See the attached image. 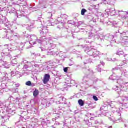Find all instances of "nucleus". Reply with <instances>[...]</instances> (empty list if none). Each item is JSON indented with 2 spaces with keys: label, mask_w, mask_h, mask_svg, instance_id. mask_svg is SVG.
Instances as JSON below:
<instances>
[{
  "label": "nucleus",
  "mask_w": 128,
  "mask_h": 128,
  "mask_svg": "<svg viewBox=\"0 0 128 128\" xmlns=\"http://www.w3.org/2000/svg\"><path fill=\"white\" fill-rule=\"evenodd\" d=\"M118 84H120V86H122H122H124V84H128V82H124V81H122V80H118Z\"/></svg>",
  "instance_id": "obj_18"
},
{
  "label": "nucleus",
  "mask_w": 128,
  "mask_h": 128,
  "mask_svg": "<svg viewBox=\"0 0 128 128\" xmlns=\"http://www.w3.org/2000/svg\"><path fill=\"white\" fill-rule=\"evenodd\" d=\"M16 88H18V87H20V84H16Z\"/></svg>",
  "instance_id": "obj_54"
},
{
  "label": "nucleus",
  "mask_w": 128,
  "mask_h": 128,
  "mask_svg": "<svg viewBox=\"0 0 128 128\" xmlns=\"http://www.w3.org/2000/svg\"><path fill=\"white\" fill-rule=\"evenodd\" d=\"M64 72H68V68H64Z\"/></svg>",
  "instance_id": "obj_42"
},
{
  "label": "nucleus",
  "mask_w": 128,
  "mask_h": 128,
  "mask_svg": "<svg viewBox=\"0 0 128 128\" xmlns=\"http://www.w3.org/2000/svg\"><path fill=\"white\" fill-rule=\"evenodd\" d=\"M28 63V61L25 60H23V61L22 62V64H26Z\"/></svg>",
  "instance_id": "obj_46"
},
{
  "label": "nucleus",
  "mask_w": 128,
  "mask_h": 128,
  "mask_svg": "<svg viewBox=\"0 0 128 128\" xmlns=\"http://www.w3.org/2000/svg\"><path fill=\"white\" fill-rule=\"evenodd\" d=\"M26 84L28 86H32V82L30 81H28L26 82Z\"/></svg>",
  "instance_id": "obj_32"
},
{
  "label": "nucleus",
  "mask_w": 128,
  "mask_h": 128,
  "mask_svg": "<svg viewBox=\"0 0 128 128\" xmlns=\"http://www.w3.org/2000/svg\"><path fill=\"white\" fill-rule=\"evenodd\" d=\"M45 47H42L40 48L42 52H46V50H48V46L46 45H44Z\"/></svg>",
  "instance_id": "obj_22"
},
{
  "label": "nucleus",
  "mask_w": 128,
  "mask_h": 128,
  "mask_svg": "<svg viewBox=\"0 0 128 128\" xmlns=\"http://www.w3.org/2000/svg\"><path fill=\"white\" fill-rule=\"evenodd\" d=\"M0 82H3V83L6 82V78H4V77L3 78L0 79Z\"/></svg>",
  "instance_id": "obj_35"
},
{
  "label": "nucleus",
  "mask_w": 128,
  "mask_h": 128,
  "mask_svg": "<svg viewBox=\"0 0 128 128\" xmlns=\"http://www.w3.org/2000/svg\"><path fill=\"white\" fill-rule=\"evenodd\" d=\"M17 16L18 18H20L22 16H24V12L22 10H18L17 11Z\"/></svg>",
  "instance_id": "obj_13"
},
{
  "label": "nucleus",
  "mask_w": 128,
  "mask_h": 128,
  "mask_svg": "<svg viewBox=\"0 0 128 128\" xmlns=\"http://www.w3.org/2000/svg\"><path fill=\"white\" fill-rule=\"evenodd\" d=\"M78 104L80 106H84V102L82 100H78Z\"/></svg>",
  "instance_id": "obj_24"
},
{
  "label": "nucleus",
  "mask_w": 128,
  "mask_h": 128,
  "mask_svg": "<svg viewBox=\"0 0 128 128\" xmlns=\"http://www.w3.org/2000/svg\"><path fill=\"white\" fill-rule=\"evenodd\" d=\"M68 24H74V22L72 20H69L68 22Z\"/></svg>",
  "instance_id": "obj_36"
},
{
  "label": "nucleus",
  "mask_w": 128,
  "mask_h": 128,
  "mask_svg": "<svg viewBox=\"0 0 128 128\" xmlns=\"http://www.w3.org/2000/svg\"><path fill=\"white\" fill-rule=\"evenodd\" d=\"M100 42H104V39L100 38Z\"/></svg>",
  "instance_id": "obj_52"
},
{
  "label": "nucleus",
  "mask_w": 128,
  "mask_h": 128,
  "mask_svg": "<svg viewBox=\"0 0 128 128\" xmlns=\"http://www.w3.org/2000/svg\"><path fill=\"white\" fill-rule=\"evenodd\" d=\"M3 66L5 68H10V63L8 62H4V64H3Z\"/></svg>",
  "instance_id": "obj_19"
},
{
  "label": "nucleus",
  "mask_w": 128,
  "mask_h": 128,
  "mask_svg": "<svg viewBox=\"0 0 128 128\" xmlns=\"http://www.w3.org/2000/svg\"><path fill=\"white\" fill-rule=\"evenodd\" d=\"M11 74H12V76H18V74H20V76L22 74L20 72H14V71L11 72Z\"/></svg>",
  "instance_id": "obj_21"
},
{
  "label": "nucleus",
  "mask_w": 128,
  "mask_h": 128,
  "mask_svg": "<svg viewBox=\"0 0 128 128\" xmlns=\"http://www.w3.org/2000/svg\"><path fill=\"white\" fill-rule=\"evenodd\" d=\"M117 54H118V56H122V55L124 54V52H117Z\"/></svg>",
  "instance_id": "obj_40"
},
{
  "label": "nucleus",
  "mask_w": 128,
  "mask_h": 128,
  "mask_svg": "<svg viewBox=\"0 0 128 128\" xmlns=\"http://www.w3.org/2000/svg\"><path fill=\"white\" fill-rule=\"evenodd\" d=\"M48 16H49V18H52V12H48Z\"/></svg>",
  "instance_id": "obj_38"
},
{
  "label": "nucleus",
  "mask_w": 128,
  "mask_h": 128,
  "mask_svg": "<svg viewBox=\"0 0 128 128\" xmlns=\"http://www.w3.org/2000/svg\"><path fill=\"white\" fill-rule=\"evenodd\" d=\"M90 62H92V60L90 59H88L84 62L85 64H90Z\"/></svg>",
  "instance_id": "obj_27"
},
{
  "label": "nucleus",
  "mask_w": 128,
  "mask_h": 128,
  "mask_svg": "<svg viewBox=\"0 0 128 128\" xmlns=\"http://www.w3.org/2000/svg\"><path fill=\"white\" fill-rule=\"evenodd\" d=\"M104 108H106V106H102V108H100V110H104Z\"/></svg>",
  "instance_id": "obj_44"
},
{
  "label": "nucleus",
  "mask_w": 128,
  "mask_h": 128,
  "mask_svg": "<svg viewBox=\"0 0 128 128\" xmlns=\"http://www.w3.org/2000/svg\"><path fill=\"white\" fill-rule=\"evenodd\" d=\"M101 64H102V66H104L106 64H104V62H101Z\"/></svg>",
  "instance_id": "obj_51"
},
{
  "label": "nucleus",
  "mask_w": 128,
  "mask_h": 128,
  "mask_svg": "<svg viewBox=\"0 0 128 128\" xmlns=\"http://www.w3.org/2000/svg\"><path fill=\"white\" fill-rule=\"evenodd\" d=\"M24 37L26 38H28L29 44H31V46H34V44H44V46H48V40L46 38V36H43L42 37L40 38V40H38L36 38V36L34 35L30 36L28 34H25Z\"/></svg>",
  "instance_id": "obj_1"
},
{
  "label": "nucleus",
  "mask_w": 128,
  "mask_h": 128,
  "mask_svg": "<svg viewBox=\"0 0 128 128\" xmlns=\"http://www.w3.org/2000/svg\"><path fill=\"white\" fill-rule=\"evenodd\" d=\"M40 92H38V89H36L34 92V98H36L38 96Z\"/></svg>",
  "instance_id": "obj_20"
},
{
  "label": "nucleus",
  "mask_w": 128,
  "mask_h": 128,
  "mask_svg": "<svg viewBox=\"0 0 128 128\" xmlns=\"http://www.w3.org/2000/svg\"><path fill=\"white\" fill-rule=\"evenodd\" d=\"M51 48L54 50V48H56V46H54L52 44H48V48Z\"/></svg>",
  "instance_id": "obj_26"
},
{
  "label": "nucleus",
  "mask_w": 128,
  "mask_h": 128,
  "mask_svg": "<svg viewBox=\"0 0 128 128\" xmlns=\"http://www.w3.org/2000/svg\"><path fill=\"white\" fill-rule=\"evenodd\" d=\"M109 119L110 120H112V119L110 117H109Z\"/></svg>",
  "instance_id": "obj_60"
},
{
  "label": "nucleus",
  "mask_w": 128,
  "mask_h": 128,
  "mask_svg": "<svg viewBox=\"0 0 128 128\" xmlns=\"http://www.w3.org/2000/svg\"><path fill=\"white\" fill-rule=\"evenodd\" d=\"M116 122H118V120H113V122H114V124H116Z\"/></svg>",
  "instance_id": "obj_58"
},
{
  "label": "nucleus",
  "mask_w": 128,
  "mask_h": 128,
  "mask_svg": "<svg viewBox=\"0 0 128 128\" xmlns=\"http://www.w3.org/2000/svg\"><path fill=\"white\" fill-rule=\"evenodd\" d=\"M124 58H126V60H128V55H125Z\"/></svg>",
  "instance_id": "obj_50"
},
{
  "label": "nucleus",
  "mask_w": 128,
  "mask_h": 128,
  "mask_svg": "<svg viewBox=\"0 0 128 128\" xmlns=\"http://www.w3.org/2000/svg\"><path fill=\"white\" fill-rule=\"evenodd\" d=\"M0 24H4L6 28H12L10 22L8 20V19L2 15H0Z\"/></svg>",
  "instance_id": "obj_6"
},
{
  "label": "nucleus",
  "mask_w": 128,
  "mask_h": 128,
  "mask_svg": "<svg viewBox=\"0 0 128 128\" xmlns=\"http://www.w3.org/2000/svg\"><path fill=\"white\" fill-rule=\"evenodd\" d=\"M90 37L94 36V34H92V32H90Z\"/></svg>",
  "instance_id": "obj_47"
},
{
  "label": "nucleus",
  "mask_w": 128,
  "mask_h": 128,
  "mask_svg": "<svg viewBox=\"0 0 128 128\" xmlns=\"http://www.w3.org/2000/svg\"><path fill=\"white\" fill-rule=\"evenodd\" d=\"M86 9H82L81 12V14L82 16H84V14L86 12Z\"/></svg>",
  "instance_id": "obj_30"
},
{
  "label": "nucleus",
  "mask_w": 128,
  "mask_h": 128,
  "mask_svg": "<svg viewBox=\"0 0 128 128\" xmlns=\"http://www.w3.org/2000/svg\"><path fill=\"white\" fill-rule=\"evenodd\" d=\"M120 12L118 10H114L112 11V14H113L112 16H114L115 18H118Z\"/></svg>",
  "instance_id": "obj_15"
},
{
  "label": "nucleus",
  "mask_w": 128,
  "mask_h": 128,
  "mask_svg": "<svg viewBox=\"0 0 128 128\" xmlns=\"http://www.w3.org/2000/svg\"><path fill=\"white\" fill-rule=\"evenodd\" d=\"M28 66L24 65L23 68V70L24 72H28Z\"/></svg>",
  "instance_id": "obj_28"
},
{
  "label": "nucleus",
  "mask_w": 128,
  "mask_h": 128,
  "mask_svg": "<svg viewBox=\"0 0 128 128\" xmlns=\"http://www.w3.org/2000/svg\"><path fill=\"white\" fill-rule=\"evenodd\" d=\"M116 58L113 59V62H116Z\"/></svg>",
  "instance_id": "obj_61"
},
{
  "label": "nucleus",
  "mask_w": 128,
  "mask_h": 128,
  "mask_svg": "<svg viewBox=\"0 0 128 128\" xmlns=\"http://www.w3.org/2000/svg\"><path fill=\"white\" fill-rule=\"evenodd\" d=\"M108 128H112V126H110L108 127Z\"/></svg>",
  "instance_id": "obj_63"
},
{
  "label": "nucleus",
  "mask_w": 128,
  "mask_h": 128,
  "mask_svg": "<svg viewBox=\"0 0 128 128\" xmlns=\"http://www.w3.org/2000/svg\"><path fill=\"white\" fill-rule=\"evenodd\" d=\"M67 86L69 88H70V86H76V81H74V80H71L70 82V83H68L67 84Z\"/></svg>",
  "instance_id": "obj_17"
},
{
  "label": "nucleus",
  "mask_w": 128,
  "mask_h": 128,
  "mask_svg": "<svg viewBox=\"0 0 128 128\" xmlns=\"http://www.w3.org/2000/svg\"><path fill=\"white\" fill-rule=\"evenodd\" d=\"M93 99L94 100H95V102H98V97L96 96H93Z\"/></svg>",
  "instance_id": "obj_37"
},
{
  "label": "nucleus",
  "mask_w": 128,
  "mask_h": 128,
  "mask_svg": "<svg viewBox=\"0 0 128 128\" xmlns=\"http://www.w3.org/2000/svg\"><path fill=\"white\" fill-rule=\"evenodd\" d=\"M83 72L85 74V76H92L94 74V72L92 69H84L83 70Z\"/></svg>",
  "instance_id": "obj_9"
},
{
  "label": "nucleus",
  "mask_w": 128,
  "mask_h": 128,
  "mask_svg": "<svg viewBox=\"0 0 128 128\" xmlns=\"http://www.w3.org/2000/svg\"><path fill=\"white\" fill-rule=\"evenodd\" d=\"M50 74H46L44 76L43 82L44 84H46L50 82Z\"/></svg>",
  "instance_id": "obj_10"
},
{
  "label": "nucleus",
  "mask_w": 128,
  "mask_h": 128,
  "mask_svg": "<svg viewBox=\"0 0 128 128\" xmlns=\"http://www.w3.org/2000/svg\"><path fill=\"white\" fill-rule=\"evenodd\" d=\"M88 78H90V76L85 75L82 80L83 82H88L87 84H88V86H92L94 82H98V78H92V79H90Z\"/></svg>",
  "instance_id": "obj_5"
},
{
  "label": "nucleus",
  "mask_w": 128,
  "mask_h": 128,
  "mask_svg": "<svg viewBox=\"0 0 128 128\" xmlns=\"http://www.w3.org/2000/svg\"><path fill=\"white\" fill-rule=\"evenodd\" d=\"M112 80V76L109 78V80Z\"/></svg>",
  "instance_id": "obj_62"
},
{
  "label": "nucleus",
  "mask_w": 128,
  "mask_h": 128,
  "mask_svg": "<svg viewBox=\"0 0 128 128\" xmlns=\"http://www.w3.org/2000/svg\"><path fill=\"white\" fill-rule=\"evenodd\" d=\"M30 64L32 68H40V65L38 62H30Z\"/></svg>",
  "instance_id": "obj_12"
},
{
  "label": "nucleus",
  "mask_w": 128,
  "mask_h": 128,
  "mask_svg": "<svg viewBox=\"0 0 128 128\" xmlns=\"http://www.w3.org/2000/svg\"><path fill=\"white\" fill-rule=\"evenodd\" d=\"M116 112H118V116H122V114L120 113V112H118V110H116Z\"/></svg>",
  "instance_id": "obj_48"
},
{
  "label": "nucleus",
  "mask_w": 128,
  "mask_h": 128,
  "mask_svg": "<svg viewBox=\"0 0 128 128\" xmlns=\"http://www.w3.org/2000/svg\"><path fill=\"white\" fill-rule=\"evenodd\" d=\"M24 44L21 43L20 46L19 47L18 50L20 52L24 50Z\"/></svg>",
  "instance_id": "obj_23"
},
{
  "label": "nucleus",
  "mask_w": 128,
  "mask_h": 128,
  "mask_svg": "<svg viewBox=\"0 0 128 128\" xmlns=\"http://www.w3.org/2000/svg\"><path fill=\"white\" fill-rule=\"evenodd\" d=\"M126 61H124V62H123L122 64H126Z\"/></svg>",
  "instance_id": "obj_55"
},
{
  "label": "nucleus",
  "mask_w": 128,
  "mask_h": 128,
  "mask_svg": "<svg viewBox=\"0 0 128 128\" xmlns=\"http://www.w3.org/2000/svg\"><path fill=\"white\" fill-rule=\"evenodd\" d=\"M116 24V22H112V24H113V28H116V24Z\"/></svg>",
  "instance_id": "obj_43"
},
{
  "label": "nucleus",
  "mask_w": 128,
  "mask_h": 128,
  "mask_svg": "<svg viewBox=\"0 0 128 128\" xmlns=\"http://www.w3.org/2000/svg\"><path fill=\"white\" fill-rule=\"evenodd\" d=\"M2 72V74H5L6 76H6V78H8V73L6 72H3L2 71V70H0V74Z\"/></svg>",
  "instance_id": "obj_31"
},
{
  "label": "nucleus",
  "mask_w": 128,
  "mask_h": 128,
  "mask_svg": "<svg viewBox=\"0 0 128 128\" xmlns=\"http://www.w3.org/2000/svg\"><path fill=\"white\" fill-rule=\"evenodd\" d=\"M8 86L6 85V82L4 83H2L1 84V88H2L3 90H4V88H6V87Z\"/></svg>",
  "instance_id": "obj_25"
},
{
  "label": "nucleus",
  "mask_w": 128,
  "mask_h": 128,
  "mask_svg": "<svg viewBox=\"0 0 128 128\" xmlns=\"http://www.w3.org/2000/svg\"><path fill=\"white\" fill-rule=\"evenodd\" d=\"M6 114V112L4 111V110H2L1 111L0 116H2V118L3 120H4V122H6L8 120H10V118L12 116H10V114H8V115Z\"/></svg>",
  "instance_id": "obj_8"
},
{
  "label": "nucleus",
  "mask_w": 128,
  "mask_h": 128,
  "mask_svg": "<svg viewBox=\"0 0 128 128\" xmlns=\"http://www.w3.org/2000/svg\"><path fill=\"white\" fill-rule=\"evenodd\" d=\"M79 24H82V22H78Z\"/></svg>",
  "instance_id": "obj_57"
},
{
  "label": "nucleus",
  "mask_w": 128,
  "mask_h": 128,
  "mask_svg": "<svg viewBox=\"0 0 128 128\" xmlns=\"http://www.w3.org/2000/svg\"><path fill=\"white\" fill-rule=\"evenodd\" d=\"M4 46L5 48H7L4 49V50H2V54H4L6 56L9 58H10L11 60H12V63L13 66H16L17 68H18L20 66V64L16 63V58L12 59V54L10 52H12V50H14V48L10 47L11 46L10 45H6Z\"/></svg>",
  "instance_id": "obj_2"
},
{
  "label": "nucleus",
  "mask_w": 128,
  "mask_h": 128,
  "mask_svg": "<svg viewBox=\"0 0 128 128\" xmlns=\"http://www.w3.org/2000/svg\"><path fill=\"white\" fill-rule=\"evenodd\" d=\"M122 34L123 36H124V38H128V31L126 32H123Z\"/></svg>",
  "instance_id": "obj_29"
},
{
  "label": "nucleus",
  "mask_w": 128,
  "mask_h": 128,
  "mask_svg": "<svg viewBox=\"0 0 128 128\" xmlns=\"http://www.w3.org/2000/svg\"><path fill=\"white\" fill-rule=\"evenodd\" d=\"M108 106H112V103H110L108 102Z\"/></svg>",
  "instance_id": "obj_49"
},
{
  "label": "nucleus",
  "mask_w": 128,
  "mask_h": 128,
  "mask_svg": "<svg viewBox=\"0 0 128 128\" xmlns=\"http://www.w3.org/2000/svg\"><path fill=\"white\" fill-rule=\"evenodd\" d=\"M87 124H88V126H90V123L89 121H87Z\"/></svg>",
  "instance_id": "obj_53"
},
{
  "label": "nucleus",
  "mask_w": 128,
  "mask_h": 128,
  "mask_svg": "<svg viewBox=\"0 0 128 128\" xmlns=\"http://www.w3.org/2000/svg\"><path fill=\"white\" fill-rule=\"evenodd\" d=\"M112 34L106 35V36H103V40H112Z\"/></svg>",
  "instance_id": "obj_16"
},
{
  "label": "nucleus",
  "mask_w": 128,
  "mask_h": 128,
  "mask_svg": "<svg viewBox=\"0 0 128 128\" xmlns=\"http://www.w3.org/2000/svg\"><path fill=\"white\" fill-rule=\"evenodd\" d=\"M116 89H115V90H118V86H116Z\"/></svg>",
  "instance_id": "obj_59"
},
{
  "label": "nucleus",
  "mask_w": 128,
  "mask_h": 128,
  "mask_svg": "<svg viewBox=\"0 0 128 128\" xmlns=\"http://www.w3.org/2000/svg\"><path fill=\"white\" fill-rule=\"evenodd\" d=\"M61 18H68V16L66 14H62L61 15Z\"/></svg>",
  "instance_id": "obj_34"
},
{
  "label": "nucleus",
  "mask_w": 128,
  "mask_h": 128,
  "mask_svg": "<svg viewBox=\"0 0 128 128\" xmlns=\"http://www.w3.org/2000/svg\"><path fill=\"white\" fill-rule=\"evenodd\" d=\"M124 44L125 46H127L128 48V40L124 42Z\"/></svg>",
  "instance_id": "obj_41"
},
{
  "label": "nucleus",
  "mask_w": 128,
  "mask_h": 128,
  "mask_svg": "<svg viewBox=\"0 0 128 128\" xmlns=\"http://www.w3.org/2000/svg\"><path fill=\"white\" fill-rule=\"evenodd\" d=\"M122 70V66H118V67H116L115 68H113V70Z\"/></svg>",
  "instance_id": "obj_33"
},
{
  "label": "nucleus",
  "mask_w": 128,
  "mask_h": 128,
  "mask_svg": "<svg viewBox=\"0 0 128 128\" xmlns=\"http://www.w3.org/2000/svg\"><path fill=\"white\" fill-rule=\"evenodd\" d=\"M12 92H14V94H16V89H14L12 90Z\"/></svg>",
  "instance_id": "obj_45"
},
{
  "label": "nucleus",
  "mask_w": 128,
  "mask_h": 128,
  "mask_svg": "<svg viewBox=\"0 0 128 128\" xmlns=\"http://www.w3.org/2000/svg\"><path fill=\"white\" fill-rule=\"evenodd\" d=\"M47 54L48 56H58V53L54 52L50 49H49V50L47 52Z\"/></svg>",
  "instance_id": "obj_14"
},
{
  "label": "nucleus",
  "mask_w": 128,
  "mask_h": 128,
  "mask_svg": "<svg viewBox=\"0 0 128 128\" xmlns=\"http://www.w3.org/2000/svg\"><path fill=\"white\" fill-rule=\"evenodd\" d=\"M126 128V125H125Z\"/></svg>",
  "instance_id": "obj_64"
},
{
  "label": "nucleus",
  "mask_w": 128,
  "mask_h": 128,
  "mask_svg": "<svg viewBox=\"0 0 128 128\" xmlns=\"http://www.w3.org/2000/svg\"><path fill=\"white\" fill-rule=\"evenodd\" d=\"M86 53L88 56H93L94 58H96L97 60H100V56L102 54L94 48H92V50H86Z\"/></svg>",
  "instance_id": "obj_4"
},
{
  "label": "nucleus",
  "mask_w": 128,
  "mask_h": 128,
  "mask_svg": "<svg viewBox=\"0 0 128 128\" xmlns=\"http://www.w3.org/2000/svg\"><path fill=\"white\" fill-rule=\"evenodd\" d=\"M39 28V30L40 32L41 36H46L48 34V27H42V28Z\"/></svg>",
  "instance_id": "obj_7"
},
{
  "label": "nucleus",
  "mask_w": 128,
  "mask_h": 128,
  "mask_svg": "<svg viewBox=\"0 0 128 128\" xmlns=\"http://www.w3.org/2000/svg\"><path fill=\"white\" fill-rule=\"evenodd\" d=\"M97 70H98V72H102V68H100V65H99V66H98Z\"/></svg>",
  "instance_id": "obj_39"
},
{
  "label": "nucleus",
  "mask_w": 128,
  "mask_h": 128,
  "mask_svg": "<svg viewBox=\"0 0 128 128\" xmlns=\"http://www.w3.org/2000/svg\"><path fill=\"white\" fill-rule=\"evenodd\" d=\"M5 30H8L6 32V38L9 40L10 42H16V40L20 38V36L18 34L14 33V30H10V28H5Z\"/></svg>",
  "instance_id": "obj_3"
},
{
  "label": "nucleus",
  "mask_w": 128,
  "mask_h": 128,
  "mask_svg": "<svg viewBox=\"0 0 128 128\" xmlns=\"http://www.w3.org/2000/svg\"><path fill=\"white\" fill-rule=\"evenodd\" d=\"M56 126H60V123H58V122H57V123H56Z\"/></svg>",
  "instance_id": "obj_56"
},
{
  "label": "nucleus",
  "mask_w": 128,
  "mask_h": 128,
  "mask_svg": "<svg viewBox=\"0 0 128 128\" xmlns=\"http://www.w3.org/2000/svg\"><path fill=\"white\" fill-rule=\"evenodd\" d=\"M56 24H58V28L60 30H62V28H64V23L60 22L58 20H56L55 22Z\"/></svg>",
  "instance_id": "obj_11"
}]
</instances>
